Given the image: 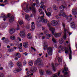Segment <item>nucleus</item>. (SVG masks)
<instances>
[{
	"label": "nucleus",
	"instance_id": "nucleus-5",
	"mask_svg": "<svg viewBox=\"0 0 77 77\" xmlns=\"http://www.w3.org/2000/svg\"><path fill=\"white\" fill-rule=\"evenodd\" d=\"M51 23L52 26H56L58 24V22L56 20H54L51 21Z\"/></svg>",
	"mask_w": 77,
	"mask_h": 77
},
{
	"label": "nucleus",
	"instance_id": "nucleus-35",
	"mask_svg": "<svg viewBox=\"0 0 77 77\" xmlns=\"http://www.w3.org/2000/svg\"><path fill=\"white\" fill-rule=\"evenodd\" d=\"M59 42L60 44H62L63 42V40L62 38H60L59 40Z\"/></svg>",
	"mask_w": 77,
	"mask_h": 77
},
{
	"label": "nucleus",
	"instance_id": "nucleus-43",
	"mask_svg": "<svg viewBox=\"0 0 77 77\" xmlns=\"http://www.w3.org/2000/svg\"><path fill=\"white\" fill-rule=\"evenodd\" d=\"M16 71H17V72H19V71H21V69L19 68V69H17V70H15Z\"/></svg>",
	"mask_w": 77,
	"mask_h": 77
},
{
	"label": "nucleus",
	"instance_id": "nucleus-45",
	"mask_svg": "<svg viewBox=\"0 0 77 77\" xmlns=\"http://www.w3.org/2000/svg\"><path fill=\"white\" fill-rule=\"evenodd\" d=\"M47 45H45L44 47V50H45L47 49Z\"/></svg>",
	"mask_w": 77,
	"mask_h": 77
},
{
	"label": "nucleus",
	"instance_id": "nucleus-3",
	"mask_svg": "<svg viewBox=\"0 0 77 77\" xmlns=\"http://www.w3.org/2000/svg\"><path fill=\"white\" fill-rule=\"evenodd\" d=\"M35 63L36 64L39 65H42L43 64L42 61L40 58L37 59L35 62Z\"/></svg>",
	"mask_w": 77,
	"mask_h": 77
},
{
	"label": "nucleus",
	"instance_id": "nucleus-58",
	"mask_svg": "<svg viewBox=\"0 0 77 77\" xmlns=\"http://www.w3.org/2000/svg\"><path fill=\"white\" fill-rule=\"evenodd\" d=\"M36 2L37 4H39V1L38 0H36Z\"/></svg>",
	"mask_w": 77,
	"mask_h": 77
},
{
	"label": "nucleus",
	"instance_id": "nucleus-30",
	"mask_svg": "<svg viewBox=\"0 0 77 77\" xmlns=\"http://www.w3.org/2000/svg\"><path fill=\"white\" fill-rule=\"evenodd\" d=\"M47 11L50 13V12H53V9L51 8H49L47 9Z\"/></svg>",
	"mask_w": 77,
	"mask_h": 77
},
{
	"label": "nucleus",
	"instance_id": "nucleus-10",
	"mask_svg": "<svg viewBox=\"0 0 77 77\" xmlns=\"http://www.w3.org/2000/svg\"><path fill=\"white\" fill-rule=\"evenodd\" d=\"M23 45L24 48H27L29 47V44L27 42H25L23 43Z\"/></svg>",
	"mask_w": 77,
	"mask_h": 77
},
{
	"label": "nucleus",
	"instance_id": "nucleus-27",
	"mask_svg": "<svg viewBox=\"0 0 77 77\" xmlns=\"http://www.w3.org/2000/svg\"><path fill=\"white\" fill-rule=\"evenodd\" d=\"M51 65L52 67V69L54 71H56V67H55L54 66V64L53 63H52L51 64Z\"/></svg>",
	"mask_w": 77,
	"mask_h": 77
},
{
	"label": "nucleus",
	"instance_id": "nucleus-13",
	"mask_svg": "<svg viewBox=\"0 0 77 77\" xmlns=\"http://www.w3.org/2000/svg\"><path fill=\"white\" fill-rule=\"evenodd\" d=\"M14 21V16H12L10 18L9 21L10 23H12Z\"/></svg>",
	"mask_w": 77,
	"mask_h": 77
},
{
	"label": "nucleus",
	"instance_id": "nucleus-37",
	"mask_svg": "<svg viewBox=\"0 0 77 77\" xmlns=\"http://www.w3.org/2000/svg\"><path fill=\"white\" fill-rule=\"evenodd\" d=\"M16 56L18 58H20L21 57V55L19 53H17L16 54Z\"/></svg>",
	"mask_w": 77,
	"mask_h": 77
},
{
	"label": "nucleus",
	"instance_id": "nucleus-36",
	"mask_svg": "<svg viewBox=\"0 0 77 77\" xmlns=\"http://www.w3.org/2000/svg\"><path fill=\"white\" fill-rule=\"evenodd\" d=\"M3 15V14H2V18H3L4 19H3V20L4 21H6V18H7V17H6V16H5V15H4V16H2Z\"/></svg>",
	"mask_w": 77,
	"mask_h": 77
},
{
	"label": "nucleus",
	"instance_id": "nucleus-33",
	"mask_svg": "<svg viewBox=\"0 0 77 77\" xmlns=\"http://www.w3.org/2000/svg\"><path fill=\"white\" fill-rule=\"evenodd\" d=\"M68 71V68H67L66 67H65L64 68V70H63L62 72L63 73V72H64V71Z\"/></svg>",
	"mask_w": 77,
	"mask_h": 77
},
{
	"label": "nucleus",
	"instance_id": "nucleus-32",
	"mask_svg": "<svg viewBox=\"0 0 77 77\" xmlns=\"http://www.w3.org/2000/svg\"><path fill=\"white\" fill-rule=\"evenodd\" d=\"M20 25H21L22 24H23V20H20L18 21Z\"/></svg>",
	"mask_w": 77,
	"mask_h": 77
},
{
	"label": "nucleus",
	"instance_id": "nucleus-22",
	"mask_svg": "<svg viewBox=\"0 0 77 77\" xmlns=\"http://www.w3.org/2000/svg\"><path fill=\"white\" fill-rule=\"evenodd\" d=\"M46 72L48 75H50L51 74V72L50 70H48L46 71Z\"/></svg>",
	"mask_w": 77,
	"mask_h": 77
},
{
	"label": "nucleus",
	"instance_id": "nucleus-23",
	"mask_svg": "<svg viewBox=\"0 0 77 77\" xmlns=\"http://www.w3.org/2000/svg\"><path fill=\"white\" fill-rule=\"evenodd\" d=\"M53 9L54 11H56L58 9V8L56 7V5H54L53 6Z\"/></svg>",
	"mask_w": 77,
	"mask_h": 77
},
{
	"label": "nucleus",
	"instance_id": "nucleus-52",
	"mask_svg": "<svg viewBox=\"0 0 77 77\" xmlns=\"http://www.w3.org/2000/svg\"><path fill=\"white\" fill-rule=\"evenodd\" d=\"M27 38L28 39H31L32 38V37H30V36H28Z\"/></svg>",
	"mask_w": 77,
	"mask_h": 77
},
{
	"label": "nucleus",
	"instance_id": "nucleus-17",
	"mask_svg": "<svg viewBox=\"0 0 77 77\" xmlns=\"http://www.w3.org/2000/svg\"><path fill=\"white\" fill-rule=\"evenodd\" d=\"M70 25H71V27H72V28L73 29H75V26L74 23V22H71L70 23Z\"/></svg>",
	"mask_w": 77,
	"mask_h": 77
},
{
	"label": "nucleus",
	"instance_id": "nucleus-59",
	"mask_svg": "<svg viewBox=\"0 0 77 77\" xmlns=\"http://www.w3.org/2000/svg\"><path fill=\"white\" fill-rule=\"evenodd\" d=\"M17 28H16V30H19V25H17Z\"/></svg>",
	"mask_w": 77,
	"mask_h": 77
},
{
	"label": "nucleus",
	"instance_id": "nucleus-9",
	"mask_svg": "<svg viewBox=\"0 0 77 77\" xmlns=\"http://www.w3.org/2000/svg\"><path fill=\"white\" fill-rule=\"evenodd\" d=\"M66 8L65 6H63V5H61L59 7L60 10V12H62L63 11H64V9Z\"/></svg>",
	"mask_w": 77,
	"mask_h": 77
},
{
	"label": "nucleus",
	"instance_id": "nucleus-8",
	"mask_svg": "<svg viewBox=\"0 0 77 77\" xmlns=\"http://www.w3.org/2000/svg\"><path fill=\"white\" fill-rule=\"evenodd\" d=\"M61 50L62 51H65V53L66 54H67L68 53V48H65L64 47H63L61 49Z\"/></svg>",
	"mask_w": 77,
	"mask_h": 77
},
{
	"label": "nucleus",
	"instance_id": "nucleus-51",
	"mask_svg": "<svg viewBox=\"0 0 77 77\" xmlns=\"http://www.w3.org/2000/svg\"><path fill=\"white\" fill-rule=\"evenodd\" d=\"M36 6V3H34L33 4V5L32 6H32H33V7H34L33 6Z\"/></svg>",
	"mask_w": 77,
	"mask_h": 77
},
{
	"label": "nucleus",
	"instance_id": "nucleus-14",
	"mask_svg": "<svg viewBox=\"0 0 77 77\" xmlns=\"http://www.w3.org/2000/svg\"><path fill=\"white\" fill-rule=\"evenodd\" d=\"M72 13L73 15H77V10L76 9H73L72 10Z\"/></svg>",
	"mask_w": 77,
	"mask_h": 77
},
{
	"label": "nucleus",
	"instance_id": "nucleus-19",
	"mask_svg": "<svg viewBox=\"0 0 77 77\" xmlns=\"http://www.w3.org/2000/svg\"><path fill=\"white\" fill-rule=\"evenodd\" d=\"M25 18L28 21H29L30 20V17H29V15L28 14H26L25 15Z\"/></svg>",
	"mask_w": 77,
	"mask_h": 77
},
{
	"label": "nucleus",
	"instance_id": "nucleus-11",
	"mask_svg": "<svg viewBox=\"0 0 77 77\" xmlns=\"http://www.w3.org/2000/svg\"><path fill=\"white\" fill-rule=\"evenodd\" d=\"M60 14L61 15H62V16H63V17H65L67 19H68V16L66 15V13L65 12L63 13H60Z\"/></svg>",
	"mask_w": 77,
	"mask_h": 77
},
{
	"label": "nucleus",
	"instance_id": "nucleus-28",
	"mask_svg": "<svg viewBox=\"0 0 77 77\" xmlns=\"http://www.w3.org/2000/svg\"><path fill=\"white\" fill-rule=\"evenodd\" d=\"M8 63L10 66H11V67H12L14 66V64L11 61H9Z\"/></svg>",
	"mask_w": 77,
	"mask_h": 77
},
{
	"label": "nucleus",
	"instance_id": "nucleus-62",
	"mask_svg": "<svg viewBox=\"0 0 77 77\" xmlns=\"http://www.w3.org/2000/svg\"><path fill=\"white\" fill-rule=\"evenodd\" d=\"M3 68L2 67H0V70H3Z\"/></svg>",
	"mask_w": 77,
	"mask_h": 77
},
{
	"label": "nucleus",
	"instance_id": "nucleus-40",
	"mask_svg": "<svg viewBox=\"0 0 77 77\" xmlns=\"http://www.w3.org/2000/svg\"><path fill=\"white\" fill-rule=\"evenodd\" d=\"M29 64L30 66H32L33 65V62L32 61H30L29 63Z\"/></svg>",
	"mask_w": 77,
	"mask_h": 77
},
{
	"label": "nucleus",
	"instance_id": "nucleus-39",
	"mask_svg": "<svg viewBox=\"0 0 77 77\" xmlns=\"http://www.w3.org/2000/svg\"><path fill=\"white\" fill-rule=\"evenodd\" d=\"M10 38L11 39L14 40V39H15V37L14 36H11L10 37Z\"/></svg>",
	"mask_w": 77,
	"mask_h": 77
},
{
	"label": "nucleus",
	"instance_id": "nucleus-29",
	"mask_svg": "<svg viewBox=\"0 0 77 77\" xmlns=\"http://www.w3.org/2000/svg\"><path fill=\"white\" fill-rule=\"evenodd\" d=\"M17 65L19 67H21V63L19 61L17 62Z\"/></svg>",
	"mask_w": 77,
	"mask_h": 77
},
{
	"label": "nucleus",
	"instance_id": "nucleus-41",
	"mask_svg": "<svg viewBox=\"0 0 77 77\" xmlns=\"http://www.w3.org/2000/svg\"><path fill=\"white\" fill-rule=\"evenodd\" d=\"M8 51H9V52H11L12 51H13L14 49H13V48L9 49Z\"/></svg>",
	"mask_w": 77,
	"mask_h": 77
},
{
	"label": "nucleus",
	"instance_id": "nucleus-46",
	"mask_svg": "<svg viewBox=\"0 0 77 77\" xmlns=\"http://www.w3.org/2000/svg\"><path fill=\"white\" fill-rule=\"evenodd\" d=\"M22 46H23V44L21 43L18 46V47H22Z\"/></svg>",
	"mask_w": 77,
	"mask_h": 77
},
{
	"label": "nucleus",
	"instance_id": "nucleus-31",
	"mask_svg": "<svg viewBox=\"0 0 77 77\" xmlns=\"http://www.w3.org/2000/svg\"><path fill=\"white\" fill-rule=\"evenodd\" d=\"M39 72L41 75H43L44 74V71L43 70H39Z\"/></svg>",
	"mask_w": 77,
	"mask_h": 77
},
{
	"label": "nucleus",
	"instance_id": "nucleus-20",
	"mask_svg": "<svg viewBox=\"0 0 77 77\" xmlns=\"http://www.w3.org/2000/svg\"><path fill=\"white\" fill-rule=\"evenodd\" d=\"M35 23L34 22H32V26H31V29H32V30H33L34 29H35Z\"/></svg>",
	"mask_w": 77,
	"mask_h": 77
},
{
	"label": "nucleus",
	"instance_id": "nucleus-24",
	"mask_svg": "<svg viewBox=\"0 0 77 77\" xmlns=\"http://www.w3.org/2000/svg\"><path fill=\"white\" fill-rule=\"evenodd\" d=\"M55 30V29H54V28H51L50 29V30L51 31L52 35H54V32Z\"/></svg>",
	"mask_w": 77,
	"mask_h": 77
},
{
	"label": "nucleus",
	"instance_id": "nucleus-63",
	"mask_svg": "<svg viewBox=\"0 0 77 77\" xmlns=\"http://www.w3.org/2000/svg\"><path fill=\"white\" fill-rule=\"evenodd\" d=\"M45 57H48V54H46V55L45 56Z\"/></svg>",
	"mask_w": 77,
	"mask_h": 77
},
{
	"label": "nucleus",
	"instance_id": "nucleus-48",
	"mask_svg": "<svg viewBox=\"0 0 77 77\" xmlns=\"http://www.w3.org/2000/svg\"><path fill=\"white\" fill-rule=\"evenodd\" d=\"M31 49H32V50H33L34 51H36V49H35L34 48H33V47H31Z\"/></svg>",
	"mask_w": 77,
	"mask_h": 77
},
{
	"label": "nucleus",
	"instance_id": "nucleus-42",
	"mask_svg": "<svg viewBox=\"0 0 77 77\" xmlns=\"http://www.w3.org/2000/svg\"><path fill=\"white\" fill-rule=\"evenodd\" d=\"M58 60L59 62H61L62 61V59L60 58H58Z\"/></svg>",
	"mask_w": 77,
	"mask_h": 77
},
{
	"label": "nucleus",
	"instance_id": "nucleus-1",
	"mask_svg": "<svg viewBox=\"0 0 77 77\" xmlns=\"http://www.w3.org/2000/svg\"><path fill=\"white\" fill-rule=\"evenodd\" d=\"M40 14H42L43 15V16H42L41 17L38 18V20H40L39 21V22H42V23H43L45 24H47V23L48 21L47 20V19H44V13L42 11L41 13H40Z\"/></svg>",
	"mask_w": 77,
	"mask_h": 77
},
{
	"label": "nucleus",
	"instance_id": "nucleus-54",
	"mask_svg": "<svg viewBox=\"0 0 77 77\" xmlns=\"http://www.w3.org/2000/svg\"><path fill=\"white\" fill-rule=\"evenodd\" d=\"M26 61H23V65H26Z\"/></svg>",
	"mask_w": 77,
	"mask_h": 77
},
{
	"label": "nucleus",
	"instance_id": "nucleus-44",
	"mask_svg": "<svg viewBox=\"0 0 77 77\" xmlns=\"http://www.w3.org/2000/svg\"><path fill=\"white\" fill-rule=\"evenodd\" d=\"M0 77H3V73H0Z\"/></svg>",
	"mask_w": 77,
	"mask_h": 77
},
{
	"label": "nucleus",
	"instance_id": "nucleus-4",
	"mask_svg": "<svg viewBox=\"0 0 77 77\" xmlns=\"http://www.w3.org/2000/svg\"><path fill=\"white\" fill-rule=\"evenodd\" d=\"M31 9H32V8L30 7L29 8L28 7V5H26V8H24V11H25L26 12V13H28V12H29L30 11H31Z\"/></svg>",
	"mask_w": 77,
	"mask_h": 77
},
{
	"label": "nucleus",
	"instance_id": "nucleus-57",
	"mask_svg": "<svg viewBox=\"0 0 77 77\" xmlns=\"http://www.w3.org/2000/svg\"><path fill=\"white\" fill-rule=\"evenodd\" d=\"M5 37H3L2 38V40H5Z\"/></svg>",
	"mask_w": 77,
	"mask_h": 77
},
{
	"label": "nucleus",
	"instance_id": "nucleus-49",
	"mask_svg": "<svg viewBox=\"0 0 77 77\" xmlns=\"http://www.w3.org/2000/svg\"><path fill=\"white\" fill-rule=\"evenodd\" d=\"M23 54H25V56H27V54H28L26 52H25L23 53Z\"/></svg>",
	"mask_w": 77,
	"mask_h": 77
},
{
	"label": "nucleus",
	"instance_id": "nucleus-47",
	"mask_svg": "<svg viewBox=\"0 0 77 77\" xmlns=\"http://www.w3.org/2000/svg\"><path fill=\"white\" fill-rule=\"evenodd\" d=\"M38 11H39V12H40V13H41L42 12V9H39L38 10Z\"/></svg>",
	"mask_w": 77,
	"mask_h": 77
},
{
	"label": "nucleus",
	"instance_id": "nucleus-2",
	"mask_svg": "<svg viewBox=\"0 0 77 77\" xmlns=\"http://www.w3.org/2000/svg\"><path fill=\"white\" fill-rule=\"evenodd\" d=\"M47 52L49 56H51L53 54V49L51 47L47 48Z\"/></svg>",
	"mask_w": 77,
	"mask_h": 77
},
{
	"label": "nucleus",
	"instance_id": "nucleus-6",
	"mask_svg": "<svg viewBox=\"0 0 77 77\" xmlns=\"http://www.w3.org/2000/svg\"><path fill=\"white\" fill-rule=\"evenodd\" d=\"M37 69L36 67L32 66L30 69V72H35V71H36Z\"/></svg>",
	"mask_w": 77,
	"mask_h": 77
},
{
	"label": "nucleus",
	"instance_id": "nucleus-64",
	"mask_svg": "<svg viewBox=\"0 0 77 77\" xmlns=\"http://www.w3.org/2000/svg\"><path fill=\"white\" fill-rule=\"evenodd\" d=\"M39 56H41V55H42V54L41 53V54H38Z\"/></svg>",
	"mask_w": 77,
	"mask_h": 77
},
{
	"label": "nucleus",
	"instance_id": "nucleus-7",
	"mask_svg": "<svg viewBox=\"0 0 77 77\" xmlns=\"http://www.w3.org/2000/svg\"><path fill=\"white\" fill-rule=\"evenodd\" d=\"M20 35L21 38H25L26 37V35H25V33H24V32L23 31H21L20 32Z\"/></svg>",
	"mask_w": 77,
	"mask_h": 77
},
{
	"label": "nucleus",
	"instance_id": "nucleus-53",
	"mask_svg": "<svg viewBox=\"0 0 77 77\" xmlns=\"http://www.w3.org/2000/svg\"><path fill=\"white\" fill-rule=\"evenodd\" d=\"M17 39H18L19 41H21V38H20V37H18L17 38Z\"/></svg>",
	"mask_w": 77,
	"mask_h": 77
},
{
	"label": "nucleus",
	"instance_id": "nucleus-25",
	"mask_svg": "<svg viewBox=\"0 0 77 77\" xmlns=\"http://www.w3.org/2000/svg\"><path fill=\"white\" fill-rule=\"evenodd\" d=\"M66 29H64V36L63 37L64 39H66Z\"/></svg>",
	"mask_w": 77,
	"mask_h": 77
},
{
	"label": "nucleus",
	"instance_id": "nucleus-56",
	"mask_svg": "<svg viewBox=\"0 0 77 77\" xmlns=\"http://www.w3.org/2000/svg\"><path fill=\"white\" fill-rule=\"evenodd\" d=\"M63 27L65 29V23H63Z\"/></svg>",
	"mask_w": 77,
	"mask_h": 77
},
{
	"label": "nucleus",
	"instance_id": "nucleus-16",
	"mask_svg": "<svg viewBox=\"0 0 77 77\" xmlns=\"http://www.w3.org/2000/svg\"><path fill=\"white\" fill-rule=\"evenodd\" d=\"M31 9L32 10V12L33 14H35L36 12V8H35L34 7L32 6L31 7Z\"/></svg>",
	"mask_w": 77,
	"mask_h": 77
},
{
	"label": "nucleus",
	"instance_id": "nucleus-21",
	"mask_svg": "<svg viewBox=\"0 0 77 77\" xmlns=\"http://www.w3.org/2000/svg\"><path fill=\"white\" fill-rule=\"evenodd\" d=\"M50 37H51V34H47L46 35V38L47 39H49Z\"/></svg>",
	"mask_w": 77,
	"mask_h": 77
},
{
	"label": "nucleus",
	"instance_id": "nucleus-34",
	"mask_svg": "<svg viewBox=\"0 0 77 77\" xmlns=\"http://www.w3.org/2000/svg\"><path fill=\"white\" fill-rule=\"evenodd\" d=\"M45 12L47 16H48V17H50V16H51V13H50L48 12V13H47L46 10L45 11Z\"/></svg>",
	"mask_w": 77,
	"mask_h": 77
},
{
	"label": "nucleus",
	"instance_id": "nucleus-60",
	"mask_svg": "<svg viewBox=\"0 0 77 77\" xmlns=\"http://www.w3.org/2000/svg\"><path fill=\"white\" fill-rule=\"evenodd\" d=\"M60 71H59V72H58V75L59 76L60 75Z\"/></svg>",
	"mask_w": 77,
	"mask_h": 77
},
{
	"label": "nucleus",
	"instance_id": "nucleus-61",
	"mask_svg": "<svg viewBox=\"0 0 77 77\" xmlns=\"http://www.w3.org/2000/svg\"><path fill=\"white\" fill-rule=\"evenodd\" d=\"M40 5H44V3H43V2H42L40 3Z\"/></svg>",
	"mask_w": 77,
	"mask_h": 77
},
{
	"label": "nucleus",
	"instance_id": "nucleus-50",
	"mask_svg": "<svg viewBox=\"0 0 77 77\" xmlns=\"http://www.w3.org/2000/svg\"><path fill=\"white\" fill-rule=\"evenodd\" d=\"M26 28L27 29H29L30 28V26H27Z\"/></svg>",
	"mask_w": 77,
	"mask_h": 77
},
{
	"label": "nucleus",
	"instance_id": "nucleus-18",
	"mask_svg": "<svg viewBox=\"0 0 77 77\" xmlns=\"http://www.w3.org/2000/svg\"><path fill=\"white\" fill-rule=\"evenodd\" d=\"M15 32V29H10L9 31V33L10 34H14Z\"/></svg>",
	"mask_w": 77,
	"mask_h": 77
},
{
	"label": "nucleus",
	"instance_id": "nucleus-38",
	"mask_svg": "<svg viewBox=\"0 0 77 77\" xmlns=\"http://www.w3.org/2000/svg\"><path fill=\"white\" fill-rule=\"evenodd\" d=\"M52 41L53 42H54V43H56V42H57L56 40H55V39H54V37H53L52 38Z\"/></svg>",
	"mask_w": 77,
	"mask_h": 77
},
{
	"label": "nucleus",
	"instance_id": "nucleus-12",
	"mask_svg": "<svg viewBox=\"0 0 77 77\" xmlns=\"http://www.w3.org/2000/svg\"><path fill=\"white\" fill-rule=\"evenodd\" d=\"M69 50L70 51V54H69V58H71V54H72V51H71V46L70 45H69Z\"/></svg>",
	"mask_w": 77,
	"mask_h": 77
},
{
	"label": "nucleus",
	"instance_id": "nucleus-55",
	"mask_svg": "<svg viewBox=\"0 0 77 77\" xmlns=\"http://www.w3.org/2000/svg\"><path fill=\"white\" fill-rule=\"evenodd\" d=\"M68 74V72H65V73H64V75H66Z\"/></svg>",
	"mask_w": 77,
	"mask_h": 77
},
{
	"label": "nucleus",
	"instance_id": "nucleus-15",
	"mask_svg": "<svg viewBox=\"0 0 77 77\" xmlns=\"http://www.w3.org/2000/svg\"><path fill=\"white\" fill-rule=\"evenodd\" d=\"M62 33H55L54 34V36L55 37H56V38H58L59 37H60V36L61 35V34Z\"/></svg>",
	"mask_w": 77,
	"mask_h": 77
},
{
	"label": "nucleus",
	"instance_id": "nucleus-26",
	"mask_svg": "<svg viewBox=\"0 0 77 77\" xmlns=\"http://www.w3.org/2000/svg\"><path fill=\"white\" fill-rule=\"evenodd\" d=\"M61 14H60L59 15H56L55 16V17L57 19H58V20H59V19H60V16H61Z\"/></svg>",
	"mask_w": 77,
	"mask_h": 77
}]
</instances>
